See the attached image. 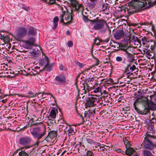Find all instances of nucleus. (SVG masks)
I'll use <instances>...</instances> for the list:
<instances>
[{
	"mask_svg": "<svg viewBox=\"0 0 156 156\" xmlns=\"http://www.w3.org/2000/svg\"><path fill=\"white\" fill-rule=\"evenodd\" d=\"M128 4L127 10L129 15L139 12L152 5L151 0H133Z\"/></svg>",
	"mask_w": 156,
	"mask_h": 156,
	"instance_id": "obj_1",
	"label": "nucleus"
},
{
	"mask_svg": "<svg viewBox=\"0 0 156 156\" xmlns=\"http://www.w3.org/2000/svg\"><path fill=\"white\" fill-rule=\"evenodd\" d=\"M32 125H37L35 127L32 126L30 128L31 134L33 137L37 140L35 145L37 146L39 143L43 141H39L44 136L46 133V128L42 122L34 123Z\"/></svg>",
	"mask_w": 156,
	"mask_h": 156,
	"instance_id": "obj_2",
	"label": "nucleus"
},
{
	"mask_svg": "<svg viewBox=\"0 0 156 156\" xmlns=\"http://www.w3.org/2000/svg\"><path fill=\"white\" fill-rule=\"evenodd\" d=\"M90 21L91 22V25H93V28L94 30H101V32L103 33L105 32L107 30L110 33H111V30L107 27L108 25L106 21L104 19H99L97 17L93 20Z\"/></svg>",
	"mask_w": 156,
	"mask_h": 156,
	"instance_id": "obj_3",
	"label": "nucleus"
},
{
	"mask_svg": "<svg viewBox=\"0 0 156 156\" xmlns=\"http://www.w3.org/2000/svg\"><path fill=\"white\" fill-rule=\"evenodd\" d=\"M117 49L115 50L119 51L120 50L123 51L124 55H126L127 58L130 60H132L133 59V56L132 54L131 53L132 52L131 50V48L128 46L127 43H121L120 44H116Z\"/></svg>",
	"mask_w": 156,
	"mask_h": 156,
	"instance_id": "obj_4",
	"label": "nucleus"
},
{
	"mask_svg": "<svg viewBox=\"0 0 156 156\" xmlns=\"http://www.w3.org/2000/svg\"><path fill=\"white\" fill-rule=\"evenodd\" d=\"M156 137L147 134L145 137L142 144L146 150L152 151L155 147V145L152 141V139Z\"/></svg>",
	"mask_w": 156,
	"mask_h": 156,
	"instance_id": "obj_5",
	"label": "nucleus"
},
{
	"mask_svg": "<svg viewBox=\"0 0 156 156\" xmlns=\"http://www.w3.org/2000/svg\"><path fill=\"white\" fill-rule=\"evenodd\" d=\"M99 100L96 96H94L88 98L86 100L85 103L86 106L90 107L95 106L98 103Z\"/></svg>",
	"mask_w": 156,
	"mask_h": 156,
	"instance_id": "obj_6",
	"label": "nucleus"
},
{
	"mask_svg": "<svg viewBox=\"0 0 156 156\" xmlns=\"http://www.w3.org/2000/svg\"><path fill=\"white\" fill-rule=\"evenodd\" d=\"M69 2L70 4L75 8V11L77 12L81 11L83 12L84 6L82 4H79L76 0H69Z\"/></svg>",
	"mask_w": 156,
	"mask_h": 156,
	"instance_id": "obj_7",
	"label": "nucleus"
},
{
	"mask_svg": "<svg viewBox=\"0 0 156 156\" xmlns=\"http://www.w3.org/2000/svg\"><path fill=\"white\" fill-rule=\"evenodd\" d=\"M27 33V30L25 28L23 27L19 28L16 35V39L20 41L22 38L26 35Z\"/></svg>",
	"mask_w": 156,
	"mask_h": 156,
	"instance_id": "obj_8",
	"label": "nucleus"
},
{
	"mask_svg": "<svg viewBox=\"0 0 156 156\" xmlns=\"http://www.w3.org/2000/svg\"><path fill=\"white\" fill-rule=\"evenodd\" d=\"M31 138L30 136H25L21 138L19 140V143L23 145H26L30 143Z\"/></svg>",
	"mask_w": 156,
	"mask_h": 156,
	"instance_id": "obj_9",
	"label": "nucleus"
},
{
	"mask_svg": "<svg viewBox=\"0 0 156 156\" xmlns=\"http://www.w3.org/2000/svg\"><path fill=\"white\" fill-rule=\"evenodd\" d=\"M55 80L58 83L62 84L66 82V79L65 75L62 74L58 76H56Z\"/></svg>",
	"mask_w": 156,
	"mask_h": 156,
	"instance_id": "obj_10",
	"label": "nucleus"
},
{
	"mask_svg": "<svg viewBox=\"0 0 156 156\" xmlns=\"http://www.w3.org/2000/svg\"><path fill=\"white\" fill-rule=\"evenodd\" d=\"M125 35V33L123 30H117L114 34V36L116 40H119L123 37Z\"/></svg>",
	"mask_w": 156,
	"mask_h": 156,
	"instance_id": "obj_11",
	"label": "nucleus"
},
{
	"mask_svg": "<svg viewBox=\"0 0 156 156\" xmlns=\"http://www.w3.org/2000/svg\"><path fill=\"white\" fill-rule=\"evenodd\" d=\"M65 19L67 22L64 23L65 25H67L68 24L71 23H72V20H73V17L69 12H65Z\"/></svg>",
	"mask_w": 156,
	"mask_h": 156,
	"instance_id": "obj_12",
	"label": "nucleus"
},
{
	"mask_svg": "<svg viewBox=\"0 0 156 156\" xmlns=\"http://www.w3.org/2000/svg\"><path fill=\"white\" fill-rule=\"evenodd\" d=\"M57 110L55 109H52L50 112V114L48 117L49 121L51 122H52L53 120L55 118L56 114L57 113Z\"/></svg>",
	"mask_w": 156,
	"mask_h": 156,
	"instance_id": "obj_13",
	"label": "nucleus"
},
{
	"mask_svg": "<svg viewBox=\"0 0 156 156\" xmlns=\"http://www.w3.org/2000/svg\"><path fill=\"white\" fill-rule=\"evenodd\" d=\"M99 0H87V6L90 8H94L97 2Z\"/></svg>",
	"mask_w": 156,
	"mask_h": 156,
	"instance_id": "obj_14",
	"label": "nucleus"
},
{
	"mask_svg": "<svg viewBox=\"0 0 156 156\" xmlns=\"http://www.w3.org/2000/svg\"><path fill=\"white\" fill-rule=\"evenodd\" d=\"M35 39L33 37L29 38L28 40L26 41L25 42L27 46L30 47L32 46L34 44Z\"/></svg>",
	"mask_w": 156,
	"mask_h": 156,
	"instance_id": "obj_15",
	"label": "nucleus"
},
{
	"mask_svg": "<svg viewBox=\"0 0 156 156\" xmlns=\"http://www.w3.org/2000/svg\"><path fill=\"white\" fill-rule=\"evenodd\" d=\"M36 34V29L32 26H30L28 30V36H33Z\"/></svg>",
	"mask_w": 156,
	"mask_h": 156,
	"instance_id": "obj_16",
	"label": "nucleus"
},
{
	"mask_svg": "<svg viewBox=\"0 0 156 156\" xmlns=\"http://www.w3.org/2000/svg\"><path fill=\"white\" fill-rule=\"evenodd\" d=\"M115 59L116 61L117 62L122 63L124 64L126 63V58L123 57L122 55L116 56Z\"/></svg>",
	"mask_w": 156,
	"mask_h": 156,
	"instance_id": "obj_17",
	"label": "nucleus"
},
{
	"mask_svg": "<svg viewBox=\"0 0 156 156\" xmlns=\"http://www.w3.org/2000/svg\"><path fill=\"white\" fill-rule=\"evenodd\" d=\"M57 136V133L55 131H52L48 133V135L44 138V140L48 141V137L53 138Z\"/></svg>",
	"mask_w": 156,
	"mask_h": 156,
	"instance_id": "obj_18",
	"label": "nucleus"
},
{
	"mask_svg": "<svg viewBox=\"0 0 156 156\" xmlns=\"http://www.w3.org/2000/svg\"><path fill=\"white\" fill-rule=\"evenodd\" d=\"M147 42L149 45L148 47L150 46L151 50L153 51L156 47V42L154 40H151L150 41H147Z\"/></svg>",
	"mask_w": 156,
	"mask_h": 156,
	"instance_id": "obj_19",
	"label": "nucleus"
},
{
	"mask_svg": "<svg viewBox=\"0 0 156 156\" xmlns=\"http://www.w3.org/2000/svg\"><path fill=\"white\" fill-rule=\"evenodd\" d=\"M17 95H19L20 96H21L22 97H25L27 98H30L35 97V96L36 95V94H35L34 93H33L31 91H29L26 94L25 96H23L22 94H17Z\"/></svg>",
	"mask_w": 156,
	"mask_h": 156,
	"instance_id": "obj_20",
	"label": "nucleus"
},
{
	"mask_svg": "<svg viewBox=\"0 0 156 156\" xmlns=\"http://www.w3.org/2000/svg\"><path fill=\"white\" fill-rule=\"evenodd\" d=\"M49 62V61L48 58H45L41 59L39 63L41 66H44V67L47 65Z\"/></svg>",
	"mask_w": 156,
	"mask_h": 156,
	"instance_id": "obj_21",
	"label": "nucleus"
},
{
	"mask_svg": "<svg viewBox=\"0 0 156 156\" xmlns=\"http://www.w3.org/2000/svg\"><path fill=\"white\" fill-rule=\"evenodd\" d=\"M143 156H153L152 151L148 150H144L142 152Z\"/></svg>",
	"mask_w": 156,
	"mask_h": 156,
	"instance_id": "obj_22",
	"label": "nucleus"
},
{
	"mask_svg": "<svg viewBox=\"0 0 156 156\" xmlns=\"http://www.w3.org/2000/svg\"><path fill=\"white\" fill-rule=\"evenodd\" d=\"M148 107L150 109L152 110H156V104L151 101L148 105Z\"/></svg>",
	"mask_w": 156,
	"mask_h": 156,
	"instance_id": "obj_23",
	"label": "nucleus"
},
{
	"mask_svg": "<svg viewBox=\"0 0 156 156\" xmlns=\"http://www.w3.org/2000/svg\"><path fill=\"white\" fill-rule=\"evenodd\" d=\"M127 151V155H131L135 152V149L133 147H129L127 148L126 149Z\"/></svg>",
	"mask_w": 156,
	"mask_h": 156,
	"instance_id": "obj_24",
	"label": "nucleus"
},
{
	"mask_svg": "<svg viewBox=\"0 0 156 156\" xmlns=\"http://www.w3.org/2000/svg\"><path fill=\"white\" fill-rule=\"evenodd\" d=\"M59 19L57 16L55 17L53 19V23L54 26L52 27V29L53 30H55L58 26V21Z\"/></svg>",
	"mask_w": 156,
	"mask_h": 156,
	"instance_id": "obj_25",
	"label": "nucleus"
},
{
	"mask_svg": "<svg viewBox=\"0 0 156 156\" xmlns=\"http://www.w3.org/2000/svg\"><path fill=\"white\" fill-rule=\"evenodd\" d=\"M130 66H131L130 63L128 64H127L126 66L125 67V72L127 73L126 74L128 76H130L133 74V73L130 72V71L129 70V67H130Z\"/></svg>",
	"mask_w": 156,
	"mask_h": 156,
	"instance_id": "obj_26",
	"label": "nucleus"
},
{
	"mask_svg": "<svg viewBox=\"0 0 156 156\" xmlns=\"http://www.w3.org/2000/svg\"><path fill=\"white\" fill-rule=\"evenodd\" d=\"M83 90H84V93L85 94L86 93V90H87L88 91L90 90V89L92 88V87H90L89 85L87 83H84L83 84Z\"/></svg>",
	"mask_w": 156,
	"mask_h": 156,
	"instance_id": "obj_27",
	"label": "nucleus"
},
{
	"mask_svg": "<svg viewBox=\"0 0 156 156\" xmlns=\"http://www.w3.org/2000/svg\"><path fill=\"white\" fill-rule=\"evenodd\" d=\"M52 66L53 65L52 64H50L49 62H48V64L43 68V70L47 71H50L52 67Z\"/></svg>",
	"mask_w": 156,
	"mask_h": 156,
	"instance_id": "obj_28",
	"label": "nucleus"
},
{
	"mask_svg": "<svg viewBox=\"0 0 156 156\" xmlns=\"http://www.w3.org/2000/svg\"><path fill=\"white\" fill-rule=\"evenodd\" d=\"M69 129L67 130L69 135H71L74 134L75 133L74 128L70 126H69Z\"/></svg>",
	"mask_w": 156,
	"mask_h": 156,
	"instance_id": "obj_29",
	"label": "nucleus"
},
{
	"mask_svg": "<svg viewBox=\"0 0 156 156\" xmlns=\"http://www.w3.org/2000/svg\"><path fill=\"white\" fill-rule=\"evenodd\" d=\"M137 40H138V38L137 37H136L134 36H133L132 37H128V39H127V42H129L130 43L131 42H136Z\"/></svg>",
	"mask_w": 156,
	"mask_h": 156,
	"instance_id": "obj_30",
	"label": "nucleus"
},
{
	"mask_svg": "<svg viewBox=\"0 0 156 156\" xmlns=\"http://www.w3.org/2000/svg\"><path fill=\"white\" fill-rule=\"evenodd\" d=\"M30 153H27L24 151L20 152L19 155L20 156H29Z\"/></svg>",
	"mask_w": 156,
	"mask_h": 156,
	"instance_id": "obj_31",
	"label": "nucleus"
},
{
	"mask_svg": "<svg viewBox=\"0 0 156 156\" xmlns=\"http://www.w3.org/2000/svg\"><path fill=\"white\" fill-rule=\"evenodd\" d=\"M155 128L154 126H149L148 127V130L147 132L150 133H155Z\"/></svg>",
	"mask_w": 156,
	"mask_h": 156,
	"instance_id": "obj_32",
	"label": "nucleus"
},
{
	"mask_svg": "<svg viewBox=\"0 0 156 156\" xmlns=\"http://www.w3.org/2000/svg\"><path fill=\"white\" fill-rule=\"evenodd\" d=\"M87 142L90 144H93L95 143V141L90 138H86Z\"/></svg>",
	"mask_w": 156,
	"mask_h": 156,
	"instance_id": "obj_33",
	"label": "nucleus"
},
{
	"mask_svg": "<svg viewBox=\"0 0 156 156\" xmlns=\"http://www.w3.org/2000/svg\"><path fill=\"white\" fill-rule=\"evenodd\" d=\"M102 11H105L109 9V7L108 4H104L103 5L102 8Z\"/></svg>",
	"mask_w": 156,
	"mask_h": 156,
	"instance_id": "obj_34",
	"label": "nucleus"
},
{
	"mask_svg": "<svg viewBox=\"0 0 156 156\" xmlns=\"http://www.w3.org/2000/svg\"><path fill=\"white\" fill-rule=\"evenodd\" d=\"M65 12H62V14L61 15L59 16V18L60 19V22L61 23H64L63 21V17L64 16H65Z\"/></svg>",
	"mask_w": 156,
	"mask_h": 156,
	"instance_id": "obj_35",
	"label": "nucleus"
},
{
	"mask_svg": "<svg viewBox=\"0 0 156 156\" xmlns=\"http://www.w3.org/2000/svg\"><path fill=\"white\" fill-rule=\"evenodd\" d=\"M83 20L85 22H90V23L91 24V21L90 20H90L88 18V17L86 16H84V15H83Z\"/></svg>",
	"mask_w": 156,
	"mask_h": 156,
	"instance_id": "obj_36",
	"label": "nucleus"
},
{
	"mask_svg": "<svg viewBox=\"0 0 156 156\" xmlns=\"http://www.w3.org/2000/svg\"><path fill=\"white\" fill-rule=\"evenodd\" d=\"M74 63L76 65L78 66L80 68H82L83 67V66H84V65L83 64L78 61H76L74 62Z\"/></svg>",
	"mask_w": 156,
	"mask_h": 156,
	"instance_id": "obj_37",
	"label": "nucleus"
},
{
	"mask_svg": "<svg viewBox=\"0 0 156 156\" xmlns=\"http://www.w3.org/2000/svg\"><path fill=\"white\" fill-rule=\"evenodd\" d=\"M156 122V119L154 118H152V120H150V123L151 125L150 126H154L155 124V123Z\"/></svg>",
	"mask_w": 156,
	"mask_h": 156,
	"instance_id": "obj_38",
	"label": "nucleus"
},
{
	"mask_svg": "<svg viewBox=\"0 0 156 156\" xmlns=\"http://www.w3.org/2000/svg\"><path fill=\"white\" fill-rule=\"evenodd\" d=\"M2 90L0 89V100L3 98H5V97L7 96L6 95H4L2 92Z\"/></svg>",
	"mask_w": 156,
	"mask_h": 156,
	"instance_id": "obj_39",
	"label": "nucleus"
},
{
	"mask_svg": "<svg viewBox=\"0 0 156 156\" xmlns=\"http://www.w3.org/2000/svg\"><path fill=\"white\" fill-rule=\"evenodd\" d=\"M94 110H89L88 111L87 113L89 116H93L94 114Z\"/></svg>",
	"mask_w": 156,
	"mask_h": 156,
	"instance_id": "obj_40",
	"label": "nucleus"
},
{
	"mask_svg": "<svg viewBox=\"0 0 156 156\" xmlns=\"http://www.w3.org/2000/svg\"><path fill=\"white\" fill-rule=\"evenodd\" d=\"M135 103H136V102H135L133 104V105H134V108L135 110L138 113H139L142 114L141 113V112L140 111V110L136 107V105H135Z\"/></svg>",
	"mask_w": 156,
	"mask_h": 156,
	"instance_id": "obj_41",
	"label": "nucleus"
},
{
	"mask_svg": "<svg viewBox=\"0 0 156 156\" xmlns=\"http://www.w3.org/2000/svg\"><path fill=\"white\" fill-rule=\"evenodd\" d=\"M48 94H50L51 96L53 97V98H54V99H55L54 97L51 94H50L48 93H42V95H41V97H42V98H46V95H48Z\"/></svg>",
	"mask_w": 156,
	"mask_h": 156,
	"instance_id": "obj_42",
	"label": "nucleus"
},
{
	"mask_svg": "<svg viewBox=\"0 0 156 156\" xmlns=\"http://www.w3.org/2000/svg\"><path fill=\"white\" fill-rule=\"evenodd\" d=\"M136 68V67L134 65H133L132 66H130L129 67V70H130V72H132Z\"/></svg>",
	"mask_w": 156,
	"mask_h": 156,
	"instance_id": "obj_43",
	"label": "nucleus"
},
{
	"mask_svg": "<svg viewBox=\"0 0 156 156\" xmlns=\"http://www.w3.org/2000/svg\"><path fill=\"white\" fill-rule=\"evenodd\" d=\"M87 156H94V154H93V152L90 151H87Z\"/></svg>",
	"mask_w": 156,
	"mask_h": 156,
	"instance_id": "obj_44",
	"label": "nucleus"
},
{
	"mask_svg": "<svg viewBox=\"0 0 156 156\" xmlns=\"http://www.w3.org/2000/svg\"><path fill=\"white\" fill-rule=\"evenodd\" d=\"M101 88H100V87H98L94 90V92L95 93L100 92L101 91Z\"/></svg>",
	"mask_w": 156,
	"mask_h": 156,
	"instance_id": "obj_45",
	"label": "nucleus"
},
{
	"mask_svg": "<svg viewBox=\"0 0 156 156\" xmlns=\"http://www.w3.org/2000/svg\"><path fill=\"white\" fill-rule=\"evenodd\" d=\"M62 124H63V126L64 127V128L65 129V130H63L65 132H66V131H67V128H68V126L66 123H62Z\"/></svg>",
	"mask_w": 156,
	"mask_h": 156,
	"instance_id": "obj_46",
	"label": "nucleus"
},
{
	"mask_svg": "<svg viewBox=\"0 0 156 156\" xmlns=\"http://www.w3.org/2000/svg\"><path fill=\"white\" fill-rule=\"evenodd\" d=\"M92 56L93 57V58H94L95 60H96V63L95 64V66H98L99 64V62H100L99 60L98 59V58H96L93 55V54H92Z\"/></svg>",
	"mask_w": 156,
	"mask_h": 156,
	"instance_id": "obj_47",
	"label": "nucleus"
},
{
	"mask_svg": "<svg viewBox=\"0 0 156 156\" xmlns=\"http://www.w3.org/2000/svg\"><path fill=\"white\" fill-rule=\"evenodd\" d=\"M22 8L26 11H28L29 9V8L28 7L24 5H23Z\"/></svg>",
	"mask_w": 156,
	"mask_h": 156,
	"instance_id": "obj_48",
	"label": "nucleus"
},
{
	"mask_svg": "<svg viewBox=\"0 0 156 156\" xmlns=\"http://www.w3.org/2000/svg\"><path fill=\"white\" fill-rule=\"evenodd\" d=\"M55 3V0H50L48 3L50 5H53Z\"/></svg>",
	"mask_w": 156,
	"mask_h": 156,
	"instance_id": "obj_49",
	"label": "nucleus"
},
{
	"mask_svg": "<svg viewBox=\"0 0 156 156\" xmlns=\"http://www.w3.org/2000/svg\"><path fill=\"white\" fill-rule=\"evenodd\" d=\"M122 110L124 111H129L130 110V108L129 107H124L122 109Z\"/></svg>",
	"mask_w": 156,
	"mask_h": 156,
	"instance_id": "obj_50",
	"label": "nucleus"
},
{
	"mask_svg": "<svg viewBox=\"0 0 156 156\" xmlns=\"http://www.w3.org/2000/svg\"><path fill=\"white\" fill-rule=\"evenodd\" d=\"M113 80L111 78H109L107 80L106 82L107 84H110L113 83Z\"/></svg>",
	"mask_w": 156,
	"mask_h": 156,
	"instance_id": "obj_51",
	"label": "nucleus"
},
{
	"mask_svg": "<svg viewBox=\"0 0 156 156\" xmlns=\"http://www.w3.org/2000/svg\"><path fill=\"white\" fill-rule=\"evenodd\" d=\"M67 45L69 47H72L73 45V44L72 41H69L67 43Z\"/></svg>",
	"mask_w": 156,
	"mask_h": 156,
	"instance_id": "obj_52",
	"label": "nucleus"
},
{
	"mask_svg": "<svg viewBox=\"0 0 156 156\" xmlns=\"http://www.w3.org/2000/svg\"><path fill=\"white\" fill-rule=\"evenodd\" d=\"M151 24V23L147 22H144L141 23V25H149Z\"/></svg>",
	"mask_w": 156,
	"mask_h": 156,
	"instance_id": "obj_53",
	"label": "nucleus"
},
{
	"mask_svg": "<svg viewBox=\"0 0 156 156\" xmlns=\"http://www.w3.org/2000/svg\"><path fill=\"white\" fill-rule=\"evenodd\" d=\"M62 124L60 125L59 126V129H61L62 130H65V129L64 128V127L63 126V124H62Z\"/></svg>",
	"mask_w": 156,
	"mask_h": 156,
	"instance_id": "obj_54",
	"label": "nucleus"
},
{
	"mask_svg": "<svg viewBox=\"0 0 156 156\" xmlns=\"http://www.w3.org/2000/svg\"><path fill=\"white\" fill-rule=\"evenodd\" d=\"M125 146L126 148V149H127V148L130 147V145L129 143L128 142L126 143V144L125 145Z\"/></svg>",
	"mask_w": 156,
	"mask_h": 156,
	"instance_id": "obj_55",
	"label": "nucleus"
},
{
	"mask_svg": "<svg viewBox=\"0 0 156 156\" xmlns=\"http://www.w3.org/2000/svg\"><path fill=\"white\" fill-rule=\"evenodd\" d=\"M112 44V43H111L110 44V45L112 47H113L114 48H115L116 47H117L116 46V44H119V43H115V44L114 45H113V44H112V45L111 44Z\"/></svg>",
	"mask_w": 156,
	"mask_h": 156,
	"instance_id": "obj_56",
	"label": "nucleus"
},
{
	"mask_svg": "<svg viewBox=\"0 0 156 156\" xmlns=\"http://www.w3.org/2000/svg\"><path fill=\"white\" fill-rule=\"evenodd\" d=\"M9 70H9L6 73L9 74V73L11 74H13L14 73L13 72H11V70L9 69Z\"/></svg>",
	"mask_w": 156,
	"mask_h": 156,
	"instance_id": "obj_57",
	"label": "nucleus"
},
{
	"mask_svg": "<svg viewBox=\"0 0 156 156\" xmlns=\"http://www.w3.org/2000/svg\"><path fill=\"white\" fill-rule=\"evenodd\" d=\"M64 66L62 65H61L59 66V69L61 70H63Z\"/></svg>",
	"mask_w": 156,
	"mask_h": 156,
	"instance_id": "obj_58",
	"label": "nucleus"
},
{
	"mask_svg": "<svg viewBox=\"0 0 156 156\" xmlns=\"http://www.w3.org/2000/svg\"><path fill=\"white\" fill-rule=\"evenodd\" d=\"M156 73V64H155L154 70L151 73L152 75H154Z\"/></svg>",
	"mask_w": 156,
	"mask_h": 156,
	"instance_id": "obj_59",
	"label": "nucleus"
},
{
	"mask_svg": "<svg viewBox=\"0 0 156 156\" xmlns=\"http://www.w3.org/2000/svg\"><path fill=\"white\" fill-rule=\"evenodd\" d=\"M91 68V67H90V68H87V69H86L84 71H83V72L81 74H84V73H85V72H86V71H87L88 70H90V68Z\"/></svg>",
	"mask_w": 156,
	"mask_h": 156,
	"instance_id": "obj_60",
	"label": "nucleus"
},
{
	"mask_svg": "<svg viewBox=\"0 0 156 156\" xmlns=\"http://www.w3.org/2000/svg\"><path fill=\"white\" fill-rule=\"evenodd\" d=\"M32 106L35 108L36 109L37 108V106H38V105L37 104H34L32 105Z\"/></svg>",
	"mask_w": 156,
	"mask_h": 156,
	"instance_id": "obj_61",
	"label": "nucleus"
},
{
	"mask_svg": "<svg viewBox=\"0 0 156 156\" xmlns=\"http://www.w3.org/2000/svg\"><path fill=\"white\" fill-rule=\"evenodd\" d=\"M118 153H121L122 151L121 149H118L115 150Z\"/></svg>",
	"mask_w": 156,
	"mask_h": 156,
	"instance_id": "obj_62",
	"label": "nucleus"
},
{
	"mask_svg": "<svg viewBox=\"0 0 156 156\" xmlns=\"http://www.w3.org/2000/svg\"><path fill=\"white\" fill-rule=\"evenodd\" d=\"M121 153H122L123 154L127 155V151H126H126H122Z\"/></svg>",
	"mask_w": 156,
	"mask_h": 156,
	"instance_id": "obj_63",
	"label": "nucleus"
},
{
	"mask_svg": "<svg viewBox=\"0 0 156 156\" xmlns=\"http://www.w3.org/2000/svg\"><path fill=\"white\" fill-rule=\"evenodd\" d=\"M125 139V140H126V141H125L124 140H123V141H124V144H125V145H126V143H127V142H128V141L126 140V139Z\"/></svg>",
	"mask_w": 156,
	"mask_h": 156,
	"instance_id": "obj_64",
	"label": "nucleus"
}]
</instances>
